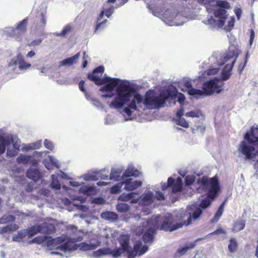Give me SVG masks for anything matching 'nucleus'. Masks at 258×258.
I'll use <instances>...</instances> for the list:
<instances>
[{
    "mask_svg": "<svg viewBox=\"0 0 258 258\" xmlns=\"http://www.w3.org/2000/svg\"><path fill=\"white\" fill-rule=\"evenodd\" d=\"M117 95L110 104L111 108L115 109L121 108L125 104L129 102L131 98L134 97L128 103V107L123 109V112L128 116L132 115L131 109L137 110L138 106L140 107V104L143 102V97L140 94L136 93V91L134 87L128 84L120 83L116 88Z\"/></svg>",
    "mask_w": 258,
    "mask_h": 258,
    "instance_id": "1",
    "label": "nucleus"
},
{
    "mask_svg": "<svg viewBox=\"0 0 258 258\" xmlns=\"http://www.w3.org/2000/svg\"><path fill=\"white\" fill-rule=\"evenodd\" d=\"M200 187L204 190H207V198L203 199L200 206L203 209H206L211 204V201L218 196V192L220 190L219 182L217 176L209 178L207 176H203L197 180Z\"/></svg>",
    "mask_w": 258,
    "mask_h": 258,
    "instance_id": "2",
    "label": "nucleus"
},
{
    "mask_svg": "<svg viewBox=\"0 0 258 258\" xmlns=\"http://www.w3.org/2000/svg\"><path fill=\"white\" fill-rule=\"evenodd\" d=\"M244 140L241 142L238 150L244 156L245 160H252L254 158L256 153H254L255 148L253 146H258V126L252 125L250 132H246Z\"/></svg>",
    "mask_w": 258,
    "mask_h": 258,
    "instance_id": "3",
    "label": "nucleus"
},
{
    "mask_svg": "<svg viewBox=\"0 0 258 258\" xmlns=\"http://www.w3.org/2000/svg\"><path fill=\"white\" fill-rule=\"evenodd\" d=\"M104 72V67L103 66H100L96 68L92 73H89L87 78L97 85L106 84L100 88L99 90L101 92H111L118 85L120 80L117 78H111L108 77L101 78V76Z\"/></svg>",
    "mask_w": 258,
    "mask_h": 258,
    "instance_id": "4",
    "label": "nucleus"
},
{
    "mask_svg": "<svg viewBox=\"0 0 258 258\" xmlns=\"http://www.w3.org/2000/svg\"><path fill=\"white\" fill-rule=\"evenodd\" d=\"M176 94L167 90L166 92H161L159 96H155L153 90L147 91L145 95L144 99H143V103L146 106L154 107L155 108H160L164 106L166 101L169 97L172 99L175 98Z\"/></svg>",
    "mask_w": 258,
    "mask_h": 258,
    "instance_id": "5",
    "label": "nucleus"
},
{
    "mask_svg": "<svg viewBox=\"0 0 258 258\" xmlns=\"http://www.w3.org/2000/svg\"><path fill=\"white\" fill-rule=\"evenodd\" d=\"M155 217H159L158 222V229L165 231L171 232L181 228L183 225H188L191 223V216L188 217L187 221L182 222H176V219L172 214L168 213L163 217L160 215Z\"/></svg>",
    "mask_w": 258,
    "mask_h": 258,
    "instance_id": "6",
    "label": "nucleus"
},
{
    "mask_svg": "<svg viewBox=\"0 0 258 258\" xmlns=\"http://www.w3.org/2000/svg\"><path fill=\"white\" fill-rule=\"evenodd\" d=\"M28 23V18H26L18 23L15 28H9L7 30V36L14 38L17 41H21L27 32Z\"/></svg>",
    "mask_w": 258,
    "mask_h": 258,
    "instance_id": "7",
    "label": "nucleus"
},
{
    "mask_svg": "<svg viewBox=\"0 0 258 258\" xmlns=\"http://www.w3.org/2000/svg\"><path fill=\"white\" fill-rule=\"evenodd\" d=\"M159 217H152L147 221L148 225L151 227L149 228L143 235L142 239L145 243H152L153 241L154 235L159 228Z\"/></svg>",
    "mask_w": 258,
    "mask_h": 258,
    "instance_id": "8",
    "label": "nucleus"
},
{
    "mask_svg": "<svg viewBox=\"0 0 258 258\" xmlns=\"http://www.w3.org/2000/svg\"><path fill=\"white\" fill-rule=\"evenodd\" d=\"M218 80L217 78L210 80L204 83L203 91L205 95H211L214 93H219L221 92V86L217 84Z\"/></svg>",
    "mask_w": 258,
    "mask_h": 258,
    "instance_id": "9",
    "label": "nucleus"
},
{
    "mask_svg": "<svg viewBox=\"0 0 258 258\" xmlns=\"http://www.w3.org/2000/svg\"><path fill=\"white\" fill-rule=\"evenodd\" d=\"M182 181L180 177H178L176 179L170 177L168 178L167 183H163L161 184V189L165 190L168 187L172 188L173 193L179 192L182 188Z\"/></svg>",
    "mask_w": 258,
    "mask_h": 258,
    "instance_id": "10",
    "label": "nucleus"
},
{
    "mask_svg": "<svg viewBox=\"0 0 258 258\" xmlns=\"http://www.w3.org/2000/svg\"><path fill=\"white\" fill-rule=\"evenodd\" d=\"M148 249L147 245H142L141 241H138L134 245L133 250L128 251V258H135L137 255H141L145 253Z\"/></svg>",
    "mask_w": 258,
    "mask_h": 258,
    "instance_id": "11",
    "label": "nucleus"
},
{
    "mask_svg": "<svg viewBox=\"0 0 258 258\" xmlns=\"http://www.w3.org/2000/svg\"><path fill=\"white\" fill-rule=\"evenodd\" d=\"M122 183L124 184V189L128 191H132L141 186L142 181L141 180L133 181L132 178L126 179Z\"/></svg>",
    "mask_w": 258,
    "mask_h": 258,
    "instance_id": "12",
    "label": "nucleus"
},
{
    "mask_svg": "<svg viewBox=\"0 0 258 258\" xmlns=\"http://www.w3.org/2000/svg\"><path fill=\"white\" fill-rule=\"evenodd\" d=\"M26 176L33 181H37L40 179L41 174L38 169L30 168L27 170Z\"/></svg>",
    "mask_w": 258,
    "mask_h": 258,
    "instance_id": "13",
    "label": "nucleus"
},
{
    "mask_svg": "<svg viewBox=\"0 0 258 258\" xmlns=\"http://www.w3.org/2000/svg\"><path fill=\"white\" fill-rule=\"evenodd\" d=\"M41 233L49 234L55 232L56 229L54 224L44 222L40 224Z\"/></svg>",
    "mask_w": 258,
    "mask_h": 258,
    "instance_id": "14",
    "label": "nucleus"
},
{
    "mask_svg": "<svg viewBox=\"0 0 258 258\" xmlns=\"http://www.w3.org/2000/svg\"><path fill=\"white\" fill-rule=\"evenodd\" d=\"M13 142L12 139L6 138L0 135V155L3 154L6 151V147L9 146Z\"/></svg>",
    "mask_w": 258,
    "mask_h": 258,
    "instance_id": "15",
    "label": "nucleus"
},
{
    "mask_svg": "<svg viewBox=\"0 0 258 258\" xmlns=\"http://www.w3.org/2000/svg\"><path fill=\"white\" fill-rule=\"evenodd\" d=\"M119 242L121 248L127 253L128 255V251H130L131 249V247L130 246V238L128 236L125 235H122L120 237Z\"/></svg>",
    "mask_w": 258,
    "mask_h": 258,
    "instance_id": "16",
    "label": "nucleus"
},
{
    "mask_svg": "<svg viewBox=\"0 0 258 258\" xmlns=\"http://www.w3.org/2000/svg\"><path fill=\"white\" fill-rule=\"evenodd\" d=\"M237 56H238V54H236V53H235L234 50H229L228 52V53L227 54V56L226 57L227 58V59H229L230 58H231L232 57H234V56H235L236 58L232 61L231 64H226L225 66L224 70H225V71H228L231 72V70H232L233 68L234 63L236 62V58H237Z\"/></svg>",
    "mask_w": 258,
    "mask_h": 258,
    "instance_id": "17",
    "label": "nucleus"
},
{
    "mask_svg": "<svg viewBox=\"0 0 258 258\" xmlns=\"http://www.w3.org/2000/svg\"><path fill=\"white\" fill-rule=\"evenodd\" d=\"M76 244H73V243L71 241H67L58 246L56 249H59L64 252L70 251L76 249Z\"/></svg>",
    "mask_w": 258,
    "mask_h": 258,
    "instance_id": "18",
    "label": "nucleus"
},
{
    "mask_svg": "<svg viewBox=\"0 0 258 258\" xmlns=\"http://www.w3.org/2000/svg\"><path fill=\"white\" fill-rule=\"evenodd\" d=\"M141 173L137 169H135L133 166L128 167V168L124 171L123 176L126 177L135 176L136 177L140 175Z\"/></svg>",
    "mask_w": 258,
    "mask_h": 258,
    "instance_id": "19",
    "label": "nucleus"
},
{
    "mask_svg": "<svg viewBox=\"0 0 258 258\" xmlns=\"http://www.w3.org/2000/svg\"><path fill=\"white\" fill-rule=\"evenodd\" d=\"M245 226V221L244 220H237L233 223L232 231L237 232L243 230Z\"/></svg>",
    "mask_w": 258,
    "mask_h": 258,
    "instance_id": "20",
    "label": "nucleus"
},
{
    "mask_svg": "<svg viewBox=\"0 0 258 258\" xmlns=\"http://www.w3.org/2000/svg\"><path fill=\"white\" fill-rule=\"evenodd\" d=\"M17 61L19 68L21 70H27L31 66V64L30 63L27 62L24 60L22 55L20 54H18L17 56Z\"/></svg>",
    "mask_w": 258,
    "mask_h": 258,
    "instance_id": "21",
    "label": "nucleus"
},
{
    "mask_svg": "<svg viewBox=\"0 0 258 258\" xmlns=\"http://www.w3.org/2000/svg\"><path fill=\"white\" fill-rule=\"evenodd\" d=\"M80 55V52H78L75 55L65 58L61 61V64L62 66H71L76 62Z\"/></svg>",
    "mask_w": 258,
    "mask_h": 258,
    "instance_id": "22",
    "label": "nucleus"
},
{
    "mask_svg": "<svg viewBox=\"0 0 258 258\" xmlns=\"http://www.w3.org/2000/svg\"><path fill=\"white\" fill-rule=\"evenodd\" d=\"M226 200L224 201L219 206L218 210L217 211L216 213H215L214 217L211 219V223H216L217 222L219 219L220 218L221 216H222L223 212H224V206L225 204L226 203Z\"/></svg>",
    "mask_w": 258,
    "mask_h": 258,
    "instance_id": "23",
    "label": "nucleus"
},
{
    "mask_svg": "<svg viewBox=\"0 0 258 258\" xmlns=\"http://www.w3.org/2000/svg\"><path fill=\"white\" fill-rule=\"evenodd\" d=\"M226 200L224 201L219 206L218 210L217 211L216 213H215L214 217L211 219V223H216L217 222L219 219L220 218L221 216H222L223 212H224V206L225 204L226 203Z\"/></svg>",
    "mask_w": 258,
    "mask_h": 258,
    "instance_id": "24",
    "label": "nucleus"
},
{
    "mask_svg": "<svg viewBox=\"0 0 258 258\" xmlns=\"http://www.w3.org/2000/svg\"><path fill=\"white\" fill-rule=\"evenodd\" d=\"M19 229V226L16 224H11L2 227L0 230L1 234L10 233L15 231Z\"/></svg>",
    "mask_w": 258,
    "mask_h": 258,
    "instance_id": "25",
    "label": "nucleus"
},
{
    "mask_svg": "<svg viewBox=\"0 0 258 258\" xmlns=\"http://www.w3.org/2000/svg\"><path fill=\"white\" fill-rule=\"evenodd\" d=\"M226 18H219V20H216L213 18L212 17H211L210 18L208 19V21L209 23L215 24L218 28H221L224 25Z\"/></svg>",
    "mask_w": 258,
    "mask_h": 258,
    "instance_id": "26",
    "label": "nucleus"
},
{
    "mask_svg": "<svg viewBox=\"0 0 258 258\" xmlns=\"http://www.w3.org/2000/svg\"><path fill=\"white\" fill-rule=\"evenodd\" d=\"M112 250L109 248H100L94 252V254L96 257H100L105 255H111Z\"/></svg>",
    "mask_w": 258,
    "mask_h": 258,
    "instance_id": "27",
    "label": "nucleus"
},
{
    "mask_svg": "<svg viewBox=\"0 0 258 258\" xmlns=\"http://www.w3.org/2000/svg\"><path fill=\"white\" fill-rule=\"evenodd\" d=\"M104 13L105 11L104 10H102L100 13L99 14V16L97 17V22L96 25L95 32H96L97 30H98L101 27L103 26L107 22V20H105L103 21L102 22H99V21L103 18V16L105 14Z\"/></svg>",
    "mask_w": 258,
    "mask_h": 258,
    "instance_id": "28",
    "label": "nucleus"
},
{
    "mask_svg": "<svg viewBox=\"0 0 258 258\" xmlns=\"http://www.w3.org/2000/svg\"><path fill=\"white\" fill-rule=\"evenodd\" d=\"M80 249L82 250H94L96 248L95 244L92 243H87L85 242H81L78 245Z\"/></svg>",
    "mask_w": 258,
    "mask_h": 258,
    "instance_id": "29",
    "label": "nucleus"
},
{
    "mask_svg": "<svg viewBox=\"0 0 258 258\" xmlns=\"http://www.w3.org/2000/svg\"><path fill=\"white\" fill-rule=\"evenodd\" d=\"M101 217L106 220H115L117 218L116 213L112 212H106L101 214Z\"/></svg>",
    "mask_w": 258,
    "mask_h": 258,
    "instance_id": "30",
    "label": "nucleus"
},
{
    "mask_svg": "<svg viewBox=\"0 0 258 258\" xmlns=\"http://www.w3.org/2000/svg\"><path fill=\"white\" fill-rule=\"evenodd\" d=\"M31 159V156L27 155L21 154L17 158V162L18 164H26Z\"/></svg>",
    "mask_w": 258,
    "mask_h": 258,
    "instance_id": "31",
    "label": "nucleus"
},
{
    "mask_svg": "<svg viewBox=\"0 0 258 258\" xmlns=\"http://www.w3.org/2000/svg\"><path fill=\"white\" fill-rule=\"evenodd\" d=\"M16 217L13 215H4L0 218V224H7L14 222Z\"/></svg>",
    "mask_w": 258,
    "mask_h": 258,
    "instance_id": "32",
    "label": "nucleus"
},
{
    "mask_svg": "<svg viewBox=\"0 0 258 258\" xmlns=\"http://www.w3.org/2000/svg\"><path fill=\"white\" fill-rule=\"evenodd\" d=\"M28 233L30 237H32L38 233H41L40 225H37L32 226L28 230Z\"/></svg>",
    "mask_w": 258,
    "mask_h": 258,
    "instance_id": "33",
    "label": "nucleus"
},
{
    "mask_svg": "<svg viewBox=\"0 0 258 258\" xmlns=\"http://www.w3.org/2000/svg\"><path fill=\"white\" fill-rule=\"evenodd\" d=\"M228 247L230 252L233 253L236 251L238 247V243L235 238H232L230 239Z\"/></svg>",
    "mask_w": 258,
    "mask_h": 258,
    "instance_id": "34",
    "label": "nucleus"
},
{
    "mask_svg": "<svg viewBox=\"0 0 258 258\" xmlns=\"http://www.w3.org/2000/svg\"><path fill=\"white\" fill-rule=\"evenodd\" d=\"M116 209L118 212L125 213L130 210V206L126 203H119L116 205Z\"/></svg>",
    "mask_w": 258,
    "mask_h": 258,
    "instance_id": "35",
    "label": "nucleus"
},
{
    "mask_svg": "<svg viewBox=\"0 0 258 258\" xmlns=\"http://www.w3.org/2000/svg\"><path fill=\"white\" fill-rule=\"evenodd\" d=\"M27 234V232L25 230H20L18 234L13 237L14 241H21Z\"/></svg>",
    "mask_w": 258,
    "mask_h": 258,
    "instance_id": "36",
    "label": "nucleus"
},
{
    "mask_svg": "<svg viewBox=\"0 0 258 258\" xmlns=\"http://www.w3.org/2000/svg\"><path fill=\"white\" fill-rule=\"evenodd\" d=\"M153 194L152 192L149 191L145 195L142 199L144 204L148 205L153 202Z\"/></svg>",
    "mask_w": 258,
    "mask_h": 258,
    "instance_id": "37",
    "label": "nucleus"
},
{
    "mask_svg": "<svg viewBox=\"0 0 258 258\" xmlns=\"http://www.w3.org/2000/svg\"><path fill=\"white\" fill-rule=\"evenodd\" d=\"M136 195H137V194L135 192H131L129 194L123 193L119 197L118 200L123 202H128Z\"/></svg>",
    "mask_w": 258,
    "mask_h": 258,
    "instance_id": "38",
    "label": "nucleus"
},
{
    "mask_svg": "<svg viewBox=\"0 0 258 258\" xmlns=\"http://www.w3.org/2000/svg\"><path fill=\"white\" fill-rule=\"evenodd\" d=\"M226 14V11L223 9H218L214 11V16L218 19L227 18Z\"/></svg>",
    "mask_w": 258,
    "mask_h": 258,
    "instance_id": "39",
    "label": "nucleus"
},
{
    "mask_svg": "<svg viewBox=\"0 0 258 258\" xmlns=\"http://www.w3.org/2000/svg\"><path fill=\"white\" fill-rule=\"evenodd\" d=\"M95 188L93 186H84L82 187L81 190L83 192L87 195L91 196L94 194L95 191Z\"/></svg>",
    "mask_w": 258,
    "mask_h": 258,
    "instance_id": "40",
    "label": "nucleus"
},
{
    "mask_svg": "<svg viewBox=\"0 0 258 258\" xmlns=\"http://www.w3.org/2000/svg\"><path fill=\"white\" fill-rule=\"evenodd\" d=\"M51 178L52 181L51 183V187L55 189H59L60 188V184L56 176L52 174L51 175Z\"/></svg>",
    "mask_w": 258,
    "mask_h": 258,
    "instance_id": "41",
    "label": "nucleus"
},
{
    "mask_svg": "<svg viewBox=\"0 0 258 258\" xmlns=\"http://www.w3.org/2000/svg\"><path fill=\"white\" fill-rule=\"evenodd\" d=\"M249 57V56L248 53L247 52L245 56L244 62L239 63L238 68V72L239 73V74H241L242 72H243V70L246 67Z\"/></svg>",
    "mask_w": 258,
    "mask_h": 258,
    "instance_id": "42",
    "label": "nucleus"
},
{
    "mask_svg": "<svg viewBox=\"0 0 258 258\" xmlns=\"http://www.w3.org/2000/svg\"><path fill=\"white\" fill-rule=\"evenodd\" d=\"M188 93L191 95L194 96H201L204 94V92L202 90L195 89V88H190V89L188 90Z\"/></svg>",
    "mask_w": 258,
    "mask_h": 258,
    "instance_id": "43",
    "label": "nucleus"
},
{
    "mask_svg": "<svg viewBox=\"0 0 258 258\" xmlns=\"http://www.w3.org/2000/svg\"><path fill=\"white\" fill-rule=\"evenodd\" d=\"M48 238H51V237L45 236H39L34 237L32 240V242L37 243V244H41L44 242L46 239Z\"/></svg>",
    "mask_w": 258,
    "mask_h": 258,
    "instance_id": "44",
    "label": "nucleus"
},
{
    "mask_svg": "<svg viewBox=\"0 0 258 258\" xmlns=\"http://www.w3.org/2000/svg\"><path fill=\"white\" fill-rule=\"evenodd\" d=\"M176 124L184 128H188L189 124L185 118L181 117L176 120Z\"/></svg>",
    "mask_w": 258,
    "mask_h": 258,
    "instance_id": "45",
    "label": "nucleus"
},
{
    "mask_svg": "<svg viewBox=\"0 0 258 258\" xmlns=\"http://www.w3.org/2000/svg\"><path fill=\"white\" fill-rule=\"evenodd\" d=\"M216 6L224 9H229L230 8L229 3L225 1H218L216 2Z\"/></svg>",
    "mask_w": 258,
    "mask_h": 258,
    "instance_id": "46",
    "label": "nucleus"
},
{
    "mask_svg": "<svg viewBox=\"0 0 258 258\" xmlns=\"http://www.w3.org/2000/svg\"><path fill=\"white\" fill-rule=\"evenodd\" d=\"M122 184H123V183H122V182L121 183H119L113 185L110 188V192L113 194L118 193L120 191V189Z\"/></svg>",
    "mask_w": 258,
    "mask_h": 258,
    "instance_id": "47",
    "label": "nucleus"
},
{
    "mask_svg": "<svg viewBox=\"0 0 258 258\" xmlns=\"http://www.w3.org/2000/svg\"><path fill=\"white\" fill-rule=\"evenodd\" d=\"M202 210L200 208H197L194 211L192 216L190 213H189V217L191 216V219L192 218L194 220H196L200 216V215L202 214Z\"/></svg>",
    "mask_w": 258,
    "mask_h": 258,
    "instance_id": "48",
    "label": "nucleus"
},
{
    "mask_svg": "<svg viewBox=\"0 0 258 258\" xmlns=\"http://www.w3.org/2000/svg\"><path fill=\"white\" fill-rule=\"evenodd\" d=\"M125 251L120 248L112 250L111 255L114 257H117L120 256Z\"/></svg>",
    "mask_w": 258,
    "mask_h": 258,
    "instance_id": "49",
    "label": "nucleus"
},
{
    "mask_svg": "<svg viewBox=\"0 0 258 258\" xmlns=\"http://www.w3.org/2000/svg\"><path fill=\"white\" fill-rule=\"evenodd\" d=\"M195 181V177L194 176L187 175L185 178V184L186 185L193 184Z\"/></svg>",
    "mask_w": 258,
    "mask_h": 258,
    "instance_id": "50",
    "label": "nucleus"
},
{
    "mask_svg": "<svg viewBox=\"0 0 258 258\" xmlns=\"http://www.w3.org/2000/svg\"><path fill=\"white\" fill-rule=\"evenodd\" d=\"M172 92V91H171ZM173 93H174L176 95L175 97H176V96H177L178 100L177 101L181 104L182 105L184 103V101L185 100V96L184 95L182 94L181 93H178V94L176 93V92H173ZM175 98H173V99H174Z\"/></svg>",
    "mask_w": 258,
    "mask_h": 258,
    "instance_id": "51",
    "label": "nucleus"
},
{
    "mask_svg": "<svg viewBox=\"0 0 258 258\" xmlns=\"http://www.w3.org/2000/svg\"><path fill=\"white\" fill-rule=\"evenodd\" d=\"M119 172L115 170H111L110 174V179L118 180L119 177Z\"/></svg>",
    "mask_w": 258,
    "mask_h": 258,
    "instance_id": "52",
    "label": "nucleus"
},
{
    "mask_svg": "<svg viewBox=\"0 0 258 258\" xmlns=\"http://www.w3.org/2000/svg\"><path fill=\"white\" fill-rule=\"evenodd\" d=\"M71 30V27L70 25H67L64 27L61 32L58 35L59 36H64L67 33Z\"/></svg>",
    "mask_w": 258,
    "mask_h": 258,
    "instance_id": "53",
    "label": "nucleus"
},
{
    "mask_svg": "<svg viewBox=\"0 0 258 258\" xmlns=\"http://www.w3.org/2000/svg\"><path fill=\"white\" fill-rule=\"evenodd\" d=\"M44 145L45 147L47 149L50 150H52L53 149L54 146L52 143L47 139H45L44 140Z\"/></svg>",
    "mask_w": 258,
    "mask_h": 258,
    "instance_id": "54",
    "label": "nucleus"
},
{
    "mask_svg": "<svg viewBox=\"0 0 258 258\" xmlns=\"http://www.w3.org/2000/svg\"><path fill=\"white\" fill-rule=\"evenodd\" d=\"M231 72L224 70L221 74V78L223 80H227L231 76Z\"/></svg>",
    "mask_w": 258,
    "mask_h": 258,
    "instance_id": "55",
    "label": "nucleus"
},
{
    "mask_svg": "<svg viewBox=\"0 0 258 258\" xmlns=\"http://www.w3.org/2000/svg\"><path fill=\"white\" fill-rule=\"evenodd\" d=\"M50 238V239L47 241L46 244L47 247H49L50 249H51L52 247L55 245L56 239L54 238L52 239L51 237Z\"/></svg>",
    "mask_w": 258,
    "mask_h": 258,
    "instance_id": "56",
    "label": "nucleus"
},
{
    "mask_svg": "<svg viewBox=\"0 0 258 258\" xmlns=\"http://www.w3.org/2000/svg\"><path fill=\"white\" fill-rule=\"evenodd\" d=\"M17 154V151L16 150L8 149L7 152V156L8 157H13Z\"/></svg>",
    "mask_w": 258,
    "mask_h": 258,
    "instance_id": "57",
    "label": "nucleus"
},
{
    "mask_svg": "<svg viewBox=\"0 0 258 258\" xmlns=\"http://www.w3.org/2000/svg\"><path fill=\"white\" fill-rule=\"evenodd\" d=\"M219 71V69L218 68L209 69L207 70V75H215L218 73Z\"/></svg>",
    "mask_w": 258,
    "mask_h": 258,
    "instance_id": "58",
    "label": "nucleus"
},
{
    "mask_svg": "<svg viewBox=\"0 0 258 258\" xmlns=\"http://www.w3.org/2000/svg\"><path fill=\"white\" fill-rule=\"evenodd\" d=\"M205 238V237H203V238H199L197 239L194 242L189 243L188 245L186 246L187 248H188V249L194 248L196 246V242H198L199 241L204 239Z\"/></svg>",
    "mask_w": 258,
    "mask_h": 258,
    "instance_id": "59",
    "label": "nucleus"
},
{
    "mask_svg": "<svg viewBox=\"0 0 258 258\" xmlns=\"http://www.w3.org/2000/svg\"><path fill=\"white\" fill-rule=\"evenodd\" d=\"M42 42V39L39 38L33 40L30 44H28L30 46H35L39 45Z\"/></svg>",
    "mask_w": 258,
    "mask_h": 258,
    "instance_id": "60",
    "label": "nucleus"
},
{
    "mask_svg": "<svg viewBox=\"0 0 258 258\" xmlns=\"http://www.w3.org/2000/svg\"><path fill=\"white\" fill-rule=\"evenodd\" d=\"M84 85H85V81H84L81 80L79 82V87L80 90L82 92L86 93L87 92H86V90L84 87Z\"/></svg>",
    "mask_w": 258,
    "mask_h": 258,
    "instance_id": "61",
    "label": "nucleus"
},
{
    "mask_svg": "<svg viewBox=\"0 0 258 258\" xmlns=\"http://www.w3.org/2000/svg\"><path fill=\"white\" fill-rule=\"evenodd\" d=\"M185 116H188V117H199L198 113L194 111H191L186 113Z\"/></svg>",
    "mask_w": 258,
    "mask_h": 258,
    "instance_id": "62",
    "label": "nucleus"
},
{
    "mask_svg": "<svg viewBox=\"0 0 258 258\" xmlns=\"http://www.w3.org/2000/svg\"><path fill=\"white\" fill-rule=\"evenodd\" d=\"M113 12V8L112 7H110L105 11V15L108 18L109 17Z\"/></svg>",
    "mask_w": 258,
    "mask_h": 258,
    "instance_id": "63",
    "label": "nucleus"
},
{
    "mask_svg": "<svg viewBox=\"0 0 258 258\" xmlns=\"http://www.w3.org/2000/svg\"><path fill=\"white\" fill-rule=\"evenodd\" d=\"M225 233V232L224 230H223L221 228H219L215 230L214 231L212 232L210 234V235H218L220 234Z\"/></svg>",
    "mask_w": 258,
    "mask_h": 258,
    "instance_id": "64",
    "label": "nucleus"
}]
</instances>
